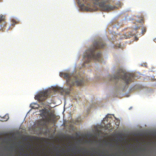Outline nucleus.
Returning a JSON list of instances; mask_svg holds the SVG:
<instances>
[{
	"mask_svg": "<svg viewBox=\"0 0 156 156\" xmlns=\"http://www.w3.org/2000/svg\"><path fill=\"white\" fill-rule=\"evenodd\" d=\"M89 0H77L78 3L81 9L86 8L87 10L90 11V9L88 7L85 6V4L89 5L88 1ZM94 4L98 5L101 9L105 12H109L113 10L115 7L109 4L106 5V3L109 2L110 0H92Z\"/></svg>",
	"mask_w": 156,
	"mask_h": 156,
	"instance_id": "nucleus-2",
	"label": "nucleus"
},
{
	"mask_svg": "<svg viewBox=\"0 0 156 156\" xmlns=\"http://www.w3.org/2000/svg\"><path fill=\"white\" fill-rule=\"evenodd\" d=\"M143 75L140 73H137V79H139L141 77H143Z\"/></svg>",
	"mask_w": 156,
	"mask_h": 156,
	"instance_id": "nucleus-12",
	"label": "nucleus"
},
{
	"mask_svg": "<svg viewBox=\"0 0 156 156\" xmlns=\"http://www.w3.org/2000/svg\"><path fill=\"white\" fill-rule=\"evenodd\" d=\"M49 94V91L48 90H45L40 92L38 94L36 95L35 98L39 101H41L45 100Z\"/></svg>",
	"mask_w": 156,
	"mask_h": 156,
	"instance_id": "nucleus-6",
	"label": "nucleus"
},
{
	"mask_svg": "<svg viewBox=\"0 0 156 156\" xmlns=\"http://www.w3.org/2000/svg\"><path fill=\"white\" fill-rule=\"evenodd\" d=\"M146 28L145 27H138L137 26V33L138 35L141 36L144 35L146 32Z\"/></svg>",
	"mask_w": 156,
	"mask_h": 156,
	"instance_id": "nucleus-8",
	"label": "nucleus"
},
{
	"mask_svg": "<svg viewBox=\"0 0 156 156\" xmlns=\"http://www.w3.org/2000/svg\"><path fill=\"white\" fill-rule=\"evenodd\" d=\"M137 90L138 89H141L143 88V87L141 85H137Z\"/></svg>",
	"mask_w": 156,
	"mask_h": 156,
	"instance_id": "nucleus-13",
	"label": "nucleus"
},
{
	"mask_svg": "<svg viewBox=\"0 0 156 156\" xmlns=\"http://www.w3.org/2000/svg\"><path fill=\"white\" fill-rule=\"evenodd\" d=\"M141 66H146V65H145V64L144 65V66H143V65L142 64V65H141Z\"/></svg>",
	"mask_w": 156,
	"mask_h": 156,
	"instance_id": "nucleus-16",
	"label": "nucleus"
},
{
	"mask_svg": "<svg viewBox=\"0 0 156 156\" xmlns=\"http://www.w3.org/2000/svg\"><path fill=\"white\" fill-rule=\"evenodd\" d=\"M135 40H136V37L135 36Z\"/></svg>",
	"mask_w": 156,
	"mask_h": 156,
	"instance_id": "nucleus-19",
	"label": "nucleus"
},
{
	"mask_svg": "<svg viewBox=\"0 0 156 156\" xmlns=\"http://www.w3.org/2000/svg\"><path fill=\"white\" fill-rule=\"evenodd\" d=\"M138 40V38H137V41Z\"/></svg>",
	"mask_w": 156,
	"mask_h": 156,
	"instance_id": "nucleus-22",
	"label": "nucleus"
},
{
	"mask_svg": "<svg viewBox=\"0 0 156 156\" xmlns=\"http://www.w3.org/2000/svg\"><path fill=\"white\" fill-rule=\"evenodd\" d=\"M138 136V134H137V136ZM137 144H138V137H137ZM138 149V148L137 147V149Z\"/></svg>",
	"mask_w": 156,
	"mask_h": 156,
	"instance_id": "nucleus-15",
	"label": "nucleus"
},
{
	"mask_svg": "<svg viewBox=\"0 0 156 156\" xmlns=\"http://www.w3.org/2000/svg\"><path fill=\"white\" fill-rule=\"evenodd\" d=\"M135 34H133V36H135Z\"/></svg>",
	"mask_w": 156,
	"mask_h": 156,
	"instance_id": "nucleus-20",
	"label": "nucleus"
},
{
	"mask_svg": "<svg viewBox=\"0 0 156 156\" xmlns=\"http://www.w3.org/2000/svg\"><path fill=\"white\" fill-rule=\"evenodd\" d=\"M12 21L13 22H14L13 20H12Z\"/></svg>",
	"mask_w": 156,
	"mask_h": 156,
	"instance_id": "nucleus-21",
	"label": "nucleus"
},
{
	"mask_svg": "<svg viewBox=\"0 0 156 156\" xmlns=\"http://www.w3.org/2000/svg\"><path fill=\"white\" fill-rule=\"evenodd\" d=\"M105 45V44L101 39L94 41L90 48L86 51L84 56V58H87L85 63L89 62L92 59L101 62V53L100 52H98L97 51L98 49L103 48Z\"/></svg>",
	"mask_w": 156,
	"mask_h": 156,
	"instance_id": "nucleus-1",
	"label": "nucleus"
},
{
	"mask_svg": "<svg viewBox=\"0 0 156 156\" xmlns=\"http://www.w3.org/2000/svg\"><path fill=\"white\" fill-rule=\"evenodd\" d=\"M133 74L127 73L122 69H119L117 73L111 78V80L122 79L126 84H129L134 79Z\"/></svg>",
	"mask_w": 156,
	"mask_h": 156,
	"instance_id": "nucleus-4",
	"label": "nucleus"
},
{
	"mask_svg": "<svg viewBox=\"0 0 156 156\" xmlns=\"http://www.w3.org/2000/svg\"><path fill=\"white\" fill-rule=\"evenodd\" d=\"M60 76L66 80L67 85L70 87L74 85L81 86L83 83V77L79 75L76 76L73 74L62 73H60Z\"/></svg>",
	"mask_w": 156,
	"mask_h": 156,
	"instance_id": "nucleus-3",
	"label": "nucleus"
},
{
	"mask_svg": "<svg viewBox=\"0 0 156 156\" xmlns=\"http://www.w3.org/2000/svg\"><path fill=\"white\" fill-rule=\"evenodd\" d=\"M154 41L156 43V38L154 39Z\"/></svg>",
	"mask_w": 156,
	"mask_h": 156,
	"instance_id": "nucleus-17",
	"label": "nucleus"
},
{
	"mask_svg": "<svg viewBox=\"0 0 156 156\" xmlns=\"http://www.w3.org/2000/svg\"><path fill=\"white\" fill-rule=\"evenodd\" d=\"M60 90L62 94H65L66 95L68 94H69L71 90V89H64L63 88H61Z\"/></svg>",
	"mask_w": 156,
	"mask_h": 156,
	"instance_id": "nucleus-9",
	"label": "nucleus"
},
{
	"mask_svg": "<svg viewBox=\"0 0 156 156\" xmlns=\"http://www.w3.org/2000/svg\"><path fill=\"white\" fill-rule=\"evenodd\" d=\"M6 25L5 16L2 14L0 15V31H3Z\"/></svg>",
	"mask_w": 156,
	"mask_h": 156,
	"instance_id": "nucleus-7",
	"label": "nucleus"
},
{
	"mask_svg": "<svg viewBox=\"0 0 156 156\" xmlns=\"http://www.w3.org/2000/svg\"><path fill=\"white\" fill-rule=\"evenodd\" d=\"M40 115L44 119L48 122L53 121L55 118L54 112L53 111L49 112L46 108L40 110Z\"/></svg>",
	"mask_w": 156,
	"mask_h": 156,
	"instance_id": "nucleus-5",
	"label": "nucleus"
},
{
	"mask_svg": "<svg viewBox=\"0 0 156 156\" xmlns=\"http://www.w3.org/2000/svg\"><path fill=\"white\" fill-rule=\"evenodd\" d=\"M138 18H139L140 17H138ZM140 20H137V23H144V16H142L140 17Z\"/></svg>",
	"mask_w": 156,
	"mask_h": 156,
	"instance_id": "nucleus-11",
	"label": "nucleus"
},
{
	"mask_svg": "<svg viewBox=\"0 0 156 156\" xmlns=\"http://www.w3.org/2000/svg\"><path fill=\"white\" fill-rule=\"evenodd\" d=\"M34 105H35V108H38V104H34Z\"/></svg>",
	"mask_w": 156,
	"mask_h": 156,
	"instance_id": "nucleus-14",
	"label": "nucleus"
},
{
	"mask_svg": "<svg viewBox=\"0 0 156 156\" xmlns=\"http://www.w3.org/2000/svg\"><path fill=\"white\" fill-rule=\"evenodd\" d=\"M9 119V117L8 115H5L3 117L0 116V121L2 122L6 121L8 120Z\"/></svg>",
	"mask_w": 156,
	"mask_h": 156,
	"instance_id": "nucleus-10",
	"label": "nucleus"
},
{
	"mask_svg": "<svg viewBox=\"0 0 156 156\" xmlns=\"http://www.w3.org/2000/svg\"><path fill=\"white\" fill-rule=\"evenodd\" d=\"M32 108H35V107L34 106H32Z\"/></svg>",
	"mask_w": 156,
	"mask_h": 156,
	"instance_id": "nucleus-18",
	"label": "nucleus"
}]
</instances>
